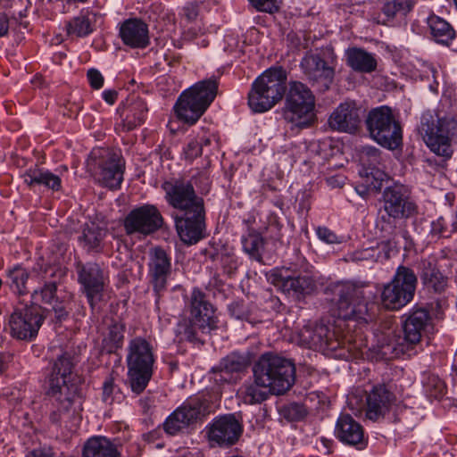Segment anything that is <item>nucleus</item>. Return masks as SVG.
Listing matches in <instances>:
<instances>
[{
    "label": "nucleus",
    "mask_w": 457,
    "mask_h": 457,
    "mask_svg": "<svg viewBox=\"0 0 457 457\" xmlns=\"http://www.w3.org/2000/svg\"><path fill=\"white\" fill-rule=\"evenodd\" d=\"M50 450L37 449L32 451L27 457H52Z\"/></svg>",
    "instance_id": "62"
},
{
    "label": "nucleus",
    "mask_w": 457,
    "mask_h": 457,
    "mask_svg": "<svg viewBox=\"0 0 457 457\" xmlns=\"http://www.w3.org/2000/svg\"><path fill=\"white\" fill-rule=\"evenodd\" d=\"M120 37L131 48H145L150 43L148 26L139 19L126 20L120 25Z\"/></svg>",
    "instance_id": "26"
},
{
    "label": "nucleus",
    "mask_w": 457,
    "mask_h": 457,
    "mask_svg": "<svg viewBox=\"0 0 457 457\" xmlns=\"http://www.w3.org/2000/svg\"><path fill=\"white\" fill-rule=\"evenodd\" d=\"M418 212L407 187L394 184L386 187L382 194V207L377 220V228L386 237L399 238L403 229L399 220H406Z\"/></svg>",
    "instance_id": "3"
},
{
    "label": "nucleus",
    "mask_w": 457,
    "mask_h": 457,
    "mask_svg": "<svg viewBox=\"0 0 457 457\" xmlns=\"http://www.w3.org/2000/svg\"><path fill=\"white\" fill-rule=\"evenodd\" d=\"M126 361L128 367L153 369L154 363L153 345L141 337L131 339L129 343Z\"/></svg>",
    "instance_id": "29"
},
{
    "label": "nucleus",
    "mask_w": 457,
    "mask_h": 457,
    "mask_svg": "<svg viewBox=\"0 0 457 457\" xmlns=\"http://www.w3.org/2000/svg\"><path fill=\"white\" fill-rule=\"evenodd\" d=\"M287 74L281 67L265 71L253 83L248 93V105L254 112H264L271 109L284 96Z\"/></svg>",
    "instance_id": "6"
},
{
    "label": "nucleus",
    "mask_w": 457,
    "mask_h": 457,
    "mask_svg": "<svg viewBox=\"0 0 457 457\" xmlns=\"http://www.w3.org/2000/svg\"><path fill=\"white\" fill-rule=\"evenodd\" d=\"M381 241L369 247L354 251L351 254V259L354 262H378L386 260L390 256V252L397 247L399 238L395 237H387L384 232H380Z\"/></svg>",
    "instance_id": "27"
},
{
    "label": "nucleus",
    "mask_w": 457,
    "mask_h": 457,
    "mask_svg": "<svg viewBox=\"0 0 457 457\" xmlns=\"http://www.w3.org/2000/svg\"><path fill=\"white\" fill-rule=\"evenodd\" d=\"M360 174L362 179L361 186L367 191H379L383 183L388 179L387 174L378 167L363 168Z\"/></svg>",
    "instance_id": "40"
},
{
    "label": "nucleus",
    "mask_w": 457,
    "mask_h": 457,
    "mask_svg": "<svg viewBox=\"0 0 457 457\" xmlns=\"http://www.w3.org/2000/svg\"><path fill=\"white\" fill-rule=\"evenodd\" d=\"M182 16L189 22L194 21L198 16V6L194 4H187L182 10Z\"/></svg>",
    "instance_id": "58"
},
{
    "label": "nucleus",
    "mask_w": 457,
    "mask_h": 457,
    "mask_svg": "<svg viewBox=\"0 0 457 457\" xmlns=\"http://www.w3.org/2000/svg\"><path fill=\"white\" fill-rule=\"evenodd\" d=\"M73 363L67 353L54 362L48 379L47 395L53 401L50 420L54 424L81 411V396L78 386L71 382Z\"/></svg>",
    "instance_id": "2"
},
{
    "label": "nucleus",
    "mask_w": 457,
    "mask_h": 457,
    "mask_svg": "<svg viewBox=\"0 0 457 457\" xmlns=\"http://www.w3.org/2000/svg\"><path fill=\"white\" fill-rule=\"evenodd\" d=\"M115 391V385L112 378H107L103 385V401L108 404L113 402V394Z\"/></svg>",
    "instance_id": "57"
},
{
    "label": "nucleus",
    "mask_w": 457,
    "mask_h": 457,
    "mask_svg": "<svg viewBox=\"0 0 457 457\" xmlns=\"http://www.w3.org/2000/svg\"><path fill=\"white\" fill-rule=\"evenodd\" d=\"M128 114L125 120L127 130H131L143 124L146 119V104L141 99H136L127 108Z\"/></svg>",
    "instance_id": "41"
},
{
    "label": "nucleus",
    "mask_w": 457,
    "mask_h": 457,
    "mask_svg": "<svg viewBox=\"0 0 457 457\" xmlns=\"http://www.w3.org/2000/svg\"><path fill=\"white\" fill-rule=\"evenodd\" d=\"M81 457H120V453L107 437L92 436L84 444Z\"/></svg>",
    "instance_id": "34"
},
{
    "label": "nucleus",
    "mask_w": 457,
    "mask_h": 457,
    "mask_svg": "<svg viewBox=\"0 0 457 457\" xmlns=\"http://www.w3.org/2000/svg\"><path fill=\"white\" fill-rule=\"evenodd\" d=\"M124 163L116 154L106 151L98 163L97 180L104 187L117 189L123 180Z\"/></svg>",
    "instance_id": "23"
},
{
    "label": "nucleus",
    "mask_w": 457,
    "mask_h": 457,
    "mask_svg": "<svg viewBox=\"0 0 457 457\" xmlns=\"http://www.w3.org/2000/svg\"><path fill=\"white\" fill-rule=\"evenodd\" d=\"M217 90L216 79H211L183 92L174 106L178 118L190 125L195 124L214 100Z\"/></svg>",
    "instance_id": "8"
},
{
    "label": "nucleus",
    "mask_w": 457,
    "mask_h": 457,
    "mask_svg": "<svg viewBox=\"0 0 457 457\" xmlns=\"http://www.w3.org/2000/svg\"><path fill=\"white\" fill-rule=\"evenodd\" d=\"M96 21V13L88 10H82L78 16L72 18L66 24L67 33L78 37H87L94 31Z\"/></svg>",
    "instance_id": "36"
},
{
    "label": "nucleus",
    "mask_w": 457,
    "mask_h": 457,
    "mask_svg": "<svg viewBox=\"0 0 457 457\" xmlns=\"http://www.w3.org/2000/svg\"><path fill=\"white\" fill-rule=\"evenodd\" d=\"M380 154V151L374 146H363L360 154V160L363 168L377 167L381 161Z\"/></svg>",
    "instance_id": "48"
},
{
    "label": "nucleus",
    "mask_w": 457,
    "mask_h": 457,
    "mask_svg": "<svg viewBox=\"0 0 457 457\" xmlns=\"http://www.w3.org/2000/svg\"><path fill=\"white\" fill-rule=\"evenodd\" d=\"M318 237L326 244H339V237L326 227H319L316 229Z\"/></svg>",
    "instance_id": "55"
},
{
    "label": "nucleus",
    "mask_w": 457,
    "mask_h": 457,
    "mask_svg": "<svg viewBox=\"0 0 457 457\" xmlns=\"http://www.w3.org/2000/svg\"><path fill=\"white\" fill-rule=\"evenodd\" d=\"M315 98L307 86L301 82H292L286 96L284 118L297 127L310 125L314 113Z\"/></svg>",
    "instance_id": "11"
},
{
    "label": "nucleus",
    "mask_w": 457,
    "mask_h": 457,
    "mask_svg": "<svg viewBox=\"0 0 457 457\" xmlns=\"http://www.w3.org/2000/svg\"><path fill=\"white\" fill-rule=\"evenodd\" d=\"M230 314L236 319L250 321L251 311L244 302H234L228 306Z\"/></svg>",
    "instance_id": "51"
},
{
    "label": "nucleus",
    "mask_w": 457,
    "mask_h": 457,
    "mask_svg": "<svg viewBox=\"0 0 457 457\" xmlns=\"http://www.w3.org/2000/svg\"><path fill=\"white\" fill-rule=\"evenodd\" d=\"M212 411L213 405L204 395L190 398L166 419L163 428L166 433L176 435L203 420Z\"/></svg>",
    "instance_id": "13"
},
{
    "label": "nucleus",
    "mask_w": 457,
    "mask_h": 457,
    "mask_svg": "<svg viewBox=\"0 0 457 457\" xmlns=\"http://www.w3.org/2000/svg\"><path fill=\"white\" fill-rule=\"evenodd\" d=\"M9 29L8 17L5 13H0V37L7 34Z\"/></svg>",
    "instance_id": "60"
},
{
    "label": "nucleus",
    "mask_w": 457,
    "mask_h": 457,
    "mask_svg": "<svg viewBox=\"0 0 457 457\" xmlns=\"http://www.w3.org/2000/svg\"><path fill=\"white\" fill-rule=\"evenodd\" d=\"M420 131L428 147L438 156L446 159L453 154L452 140L457 137V117L437 118L423 115Z\"/></svg>",
    "instance_id": "9"
},
{
    "label": "nucleus",
    "mask_w": 457,
    "mask_h": 457,
    "mask_svg": "<svg viewBox=\"0 0 457 457\" xmlns=\"http://www.w3.org/2000/svg\"><path fill=\"white\" fill-rule=\"evenodd\" d=\"M163 224V218L154 204H144L130 211L124 220L127 235H150Z\"/></svg>",
    "instance_id": "18"
},
{
    "label": "nucleus",
    "mask_w": 457,
    "mask_h": 457,
    "mask_svg": "<svg viewBox=\"0 0 457 457\" xmlns=\"http://www.w3.org/2000/svg\"><path fill=\"white\" fill-rule=\"evenodd\" d=\"M426 392L430 397L439 398L445 391V382L436 375L429 374L423 382Z\"/></svg>",
    "instance_id": "47"
},
{
    "label": "nucleus",
    "mask_w": 457,
    "mask_h": 457,
    "mask_svg": "<svg viewBox=\"0 0 457 457\" xmlns=\"http://www.w3.org/2000/svg\"><path fill=\"white\" fill-rule=\"evenodd\" d=\"M365 124L370 137L379 145L395 150L402 145V127L388 106L371 109Z\"/></svg>",
    "instance_id": "10"
},
{
    "label": "nucleus",
    "mask_w": 457,
    "mask_h": 457,
    "mask_svg": "<svg viewBox=\"0 0 457 457\" xmlns=\"http://www.w3.org/2000/svg\"><path fill=\"white\" fill-rule=\"evenodd\" d=\"M207 429L211 445L220 447L235 445L243 432L242 425L233 415H226L215 420Z\"/></svg>",
    "instance_id": "21"
},
{
    "label": "nucleus",
    "mask_w": 457,
    "mask_h": 457,
    "mask_svg": "<svg viewBox=\"0 0 457 457\" xmlns=\"http://www.w3.org/2000/svg\"><path fill=\"white\" fill-rule=\"evenodd\" d=\"M298 342L301 345L314 350L337 351L346 348L353 352L355 348L350 338H342L337 335L335 329L325 324H307L298 332Z\"/></svg>",
    "instance_id": "16"
},
{
    "label": "nucleus",
    "mask_w": 457,
    "mask_h": 457,
    "mask_svg": "<svg viewBox=\"0 0 457 457\" xmlns=\"http://www.w3.org/2000/svg\"><path fill=\"white\" fill-rule=\"evenodd\" d=\"M429 320V313L425 308L413 310L403 322V340L410 345L418 344L428 325Z\"/></svg>",
    "instance_id": "31"
},
{
    "label": "nucleus",
    "mask_w": 457,
    "mask_h": 457,
    "mask_svg": "<svg viewBox=\"0 0 457 457\" xmlns=\"http://www.w3.org/2000/svg\"><path fill=\"white\" fill-rule=\"evenodd\" d=\"M327 299L335 305L334 315L345 320L367 323L369 304L364 299V288L350 282H338L327 287Z\"/></svg>",
    "instance_id": "5"
},
{
    "label": "nucleus",
    "mask_w": 457,
    "mask_h": 457,
    "mask_svg": "<svg viewBox=\"0 0 457 457\" xmlns=\"http://www.w3.org/2000/svg\"><path fill=\"white\" fill-rule=\"evenodd\" d=\"M221 263L225 271L228 274L232 273L237 267V259L233 256H222Z\"/></svg>",
    "instance_id": "59"
},
{
    "label": "nucleus",
    "mask_w": 457,
    "mask_h": 457,
    "mask_svg": "<svg viewBox=\"0 0 457 457\" xmlns=\"http://www.w3.org/2000/svg\"><path fill=\"white\" fill-rule=\"evenodd\" d=\"M56 286L54 283H47L39 291L35 290L32 298L36 303L41 301L43 303H51L54 299Z\"/></svg>",
    "instance_id": "50"
},
{
    "label": "nucleus",
    "mask_w": 457,
    "mask_h": 457,
    "mask_svg": "<svg viewBox=\"0 0 457 457\" xmlns=\"http://www.w3.org/2000/svg\"><path fill=\"white\" fill-rule=\"evenodd\" d=\"M139 404L144 412H146L154 404V400L151 397H144L139 400Z\"/></svg>",
    "instance_id": "64"
},
{
    "label": "nucleus",
    "mask_w": 457,
    "mask_h": 457,
    "mask_svg": "<svg viewBox=\"0 0 457 457\" xmlns=\"http://www.w3.org/2000/svg\"><path fill=\"white\" fill-rule=\"evenodd\" d=\"M247 359L241 354L233 353L223 358L218 366L212 369L216 382H231L234 373H239L247 367Z\"/></svg>",
    "instance_id": "32"
},
{
    "label": "nucleus",
    "mask_w": 457,
    "mask_h": 457,
    "mask_svg": "<svg viewBox=\"0 0 457 457\" xmlns=\"http://www.w3.org/2000/svg\"><path fill=\"white\" fill-rule=\"evenodd\" d=\"M417 277L410 268L400 266L394 278L384 287L381 302L385 308L398 310L410 303L415 293Z\"/></svg>",
    "instance_id": "15"
},
{
    "label": "nucleus",
    "mask_w": 457,
    "mask_h": 457,
    "mask_svg": "<svg viewBox=\"0 0 457 457\" xmlns=\"http://www.w3.org/2000/svg\"><path fill=\"white\" fill-rule=\"evenodd\" d=\"M308 411L304 405L293 403L284 407V417L291 421L300 420L307 415Z\"/></svg>",
    "instance_id": "49"
},
{
    "label": "nucleus",
    "mask_w": 457,
    "mask_h": 457,
    "mask_svg": "<svg viewBox=\"0 0 457 457\" xmlns=\"http://www.w3.org/2000/svg\"><path fill=\"white\" fill-rule=\"evenodd\" d=\"M261 385L257 384L255 380L253 383L243 385L238 394L242 401L246 404H257L265 401L269 396V391L261 389Z\"/></svg>",
    "instance_id": "43"
},
{
    "label": "nucleus",
    "mask_w": 457,
    "mask_h": 457,
    "mask_svg": "<svg viewBox=\"0 0 457 457\" xmlns=\"http://www.w3.org/2000/svg\"><path fill=\"white\" fill-rule=\"evenodd\" d=\"M437 262L435 255L421 259L419 263L420 277L428 289L442 293L447 286V278L438 270Z\"/></svg>",
    "instance_id": "30"
},
{
    "label": "nucleus",
    "mask_w": 457,
    "mask_h": 457,
    "mask_svg": "<svg viewBox=\"0 0 457 457\" xmlns=\"http://www.w3.org/2000/svg\"><path fill=\"white\" fill-rule=\"evenodd\" d=\"M53 310L54 311L55 316L59 320H62L68 315V312H66L65 308L60 303L54 306Z\"/></svg>",
    "instance_id": "63"
},
{
    "label": "nucleus",
    "mask_w": 457,
    "mask_h": 457,
    "mask_svg": "<svg viewBox=\"0 0 457 457\" xmlns=\"http://www.w3.org/2000/svg\"><path fill=\"white\" fill-rule=\"evenodd\" d=\"M87 80L89 85L94 89H100L104 85V77L101 72L96 69H89L87 72Z\"/></svg>",
    "instance_id": "56"
},
{
    "label": "nucleus",
    "mask_w": 457,
    "mask_h": 457,
    "mask_svg": "<svg viewBox=\"0 0 457 457\" xmlns=\"http://www.w3.org/2000/svg\"><path fill=\"white\" fill-rule=\"evenodd\" d=\"M336 434L340 441L355 446L359 450L365 448L367 445L362 427L348 414L341 415L338 418Z\"/></svg>",
    "instance_id": "28"
},
{
    "label": "nucleus",
    "mask_w": 457,
    "mask_h": 457,
    "mask_svg": "<svg viewBox=\"0 0 457 457\" xmlns=\"http://www.w3.org/2000/svg\"><path fill=\"white\" fill-rule=\"evenodd\" d=\"M148 278L158 303L161 295L166 291L168 279L171 275V258L161 247L152 248L149 252Z\"/></svg>",
    "instance_id": "20"
},
{
    "label": "nucleus",
    "mask_w": 457,
    "mask_h": 457,
    "mask_svg": "<svg viewBox=\"0 0 457 457\" xmlns=\"http://www.w3.org/2000/svg\"><path fill=\"white\" fill-rule=\"evenodd\" d=\"M413 6L412 0H392L383 6V12L388 17H395L396 14H406Z\"/></svg>",
    "instance_id": "46"
},
{
    "label": "nucleus",
    "mask_w": 457,
    "mask_h": 457,
    "mask_svg": "<svg viewBox=\"0 0 457 457\" xmlns=\"http://www.w3.org/2000/svg\"><path fill=\"white\" fill-rule=\"evenodd\" d=\"M187 306L190 319L182 320L177 327V333L181 339L194 341L196 339L197 330L210 331L217 328L214 307L199 288L195 287L192 290Z\"/></svg>",
    "instance_id": "7"
},
{
    "label": "nucleus",
    "mask_w": 457,
    "mask_h": 457,
    "mask_svg": "<svg viewBox=\"0 0 457 457\" xmlns=\"http://www.w3.org/2000/svg\"><path fill=\"white\" fill-rule=\"evenodd\" d=\"M124 338V327L120 323H114L110 326L104 342L109 352H114L122 345Z\"/></svg>",
    "instance_id": "45"
},
{
    "label": "nucleus",
    "mask_w": 457,
    "mask_h": 457,
    "mask_svg": "<svg viewBox=\"0 0 457 457\" xmlns=\"http://www.w3.org/2000/svg\"><path fill=\"white\" fill-rule=\"evenodd\" d=\"M79 281L92 309L101 301L103 292L108 283L107 272L96 262L77 265Z\"/></svg>",
    "instance_id": "19"
},
{
    "label": "nucleus",
    "mask_w": 457,
    "mask_h": 457,
    "mask_svg": "<svg viewBox=\"0 0 457 457\" xmlns=\"http://www.w3.org/2000/svg\"><path fill=\"white\" fill-rule=\"evenodd\" d=\"M43 321L42 309L37 304L16 309L9 317L10 333L19 340L31 341L37 337Z\"/></svg>",
    "instance_id": "17"
},
{
    "label": "nucleus",
    "mask_w": 457,
    "mask_h": 457,
    "mask_svg": "<svg viewBox=\"0 0 457 457\" xmlns=\"http://www.w3.org/2000/svg\"><path fill=\"white\" fill-rule=\"evenodd\" d=\"M360 123V109L353 102L339 104L328 119L329 127L339 132L354 133Z\"/></svg>",
    "instance_id": "25"
},
{
    "label": "nucleus",
    "mask_w": 457,
    "mask_h": 457,
    "mask_svg": "<svg viewBox=\"0 0 457 457\" xmlns=\"http://www.w3.org/2000/svg\"><path fill=\"white\" fill-rule=\"evenodd\" d=\"M118 93L116 90H104L103 92V98L109 104H113L117 99Z\"/></svg>",
    "instance_id": "61"
},
{
    "label": "nucleus",
    "mask_w": 457,
    "mask_h": 457,
    "mask_svg": "<svg viewBox=\"0 0 457 457\" xmlns=\"http://www.w3.org/2000/svg\"><path fill=\"white\" fill-rule=\"evenodd\" d=\"M24 182L32 187L34 185H42L52 190H59L62 181L59 176L49 170L39 169H29L23 174Z\"/></svg>",
    "instance_id": "37"
},
{
    "label": "nucleus",
    "mask_w": 457,
    "mask_h": 457,
    "mask_svg": "<svg viewBox=\"0 0 457 457\" xmlns=\"http://www.w3.org/2000/svg\"><path fill=\"white\" fill-rule=\"evenodd\" d=\"M258 11L272 13L278 10L280 0H249Z\"/></svg>",
    "instance_id": "53"
},
{
    "label": "nucleus",
    "mask_w": 457,
    "mask_h": 457,
    "mask_svg": "<svg viewBox=\"0 0 457 457\" xmlns=\"http://www.w3.org/2000/svg\"><path fill=\"white\" fill-rule=\"evenodd\" d=\"M107 230L99 225L91 222L87 224L79 237V243L88 253H101L104 250V240Z\"/></svg>",
    "instance_id": "35"
},
{
    "label": "nucleus",
    "mask_w": 457,
    "mask_h": 457,
    "mask_svg": "<svg viewBox=\"0 0 457 457\" xmlns=\"http://www.w3.org/2000/svg\"><path fill=\"white\" fill-rule=\"evenodd\" d=\"M428 24L433 38L441 44H448L455 35L453 27L445 20L436 15H431L428 19Z\"/></svg>",
    "instance_id": "38"
},
{
    "label": "nucleus",
    "mask_w": 457,
    "mask_h": 457,
    "mask_svg": "<svg viewBox=\"0 0 457 457\" xmlns=\"http://www.w3.org/2000/svg\"><path fill=\"white\" fill-rule=\"evenodd\" d=\"M202 151V142H200L198 138H192L184 148V155L187 160H194L201 155Z\"/></svg>",
    "instance_id": "54"
},
{
    "label": "nucleus",
    "mask_w": 457,
    "mask_h": 457,
    "mask_svg": "<svg viewBox=\"0 0 457 457\" xmlns=\"http://www.w3.org/2000/svg\"><path fill=\"white\" fill-rule=\"evenodd\" d=\"M152 376V368L128 367V383L136 395L145 389Z\"/></svg>",
    "instance_id": "39"
},
{
    "label": "nucleus",
    "mask_w": 457,
    "mask_h": 457,
    "mask_svg": "<svg viewBox=\"0 0 457 457\" xmlns=\"http://www.w3.org/2000/svg\"><path fill=\"white\" fill-rule=\"evenodd\" d=\"M306 78L323 89H328L335 77V70L318 54H307L300 64Z\"/></svg>",
    "instance_id": "22"
},
{
    "label": "nucleus",
    "mask_w": 457,
    "mask_h": 457,
    "mask_svg": "<svg viewBox=\"0 0 457 457\" xmlns=\"http://www.w3.org/2000/svg\"><path fill=\"white\" fill-rule=\"evenodd\" d=\"M253 378L270 394L283 395L295 380L294 362L273 353L262 354L253 367Z\"/></svg>",
    "instance_id": "4"
},
{
    "label": "nucleus",
    "mask_w": 457,
    "mask_h": 457,
    "mask_svg": "<svg viewBox=\"0 0 457 457\" xmlns=\"http://www.w3.org/2000/svg\"><path fill=\"white\" fill-rule=\"evenodd\" d=\"M345 61L347 66L360 73H371L378 66L374 54L359 47L346 49Z\"/></svg>",
    "instance_id": "33"
},
{
    "label": "nucleus",
    "mask_w": 457,
    "mask_h": 457,
    "mask_svg": "<svg viewBox=\"0 0 457 457\" xmlns=\"http://www.w3.org/2000/svg\"><path fill=\"white\" fill-rule=\"evenodd\" d=\"M448 232V225L444 217H438L431 222L429 230L431 238L439 239L442 237H446Z\"/></svg>",
    "instance_id": "52"
},
{
    "label": "nucleus",
    "mask_w": 457,
    "mask_h": 457,
    "mask_svg": "<svg viewBox=\"0 0 457 457\" xmlns=\"http://www.w3.org/2000/svg\"><path fill=\"white\" fill-rule=\"evenodd\" d=\"M212 411L213 405L204 395L190 398L166 419L163 428L166 433L176 435L203 420Z\"/></svg>",
    "instance_id": "12"
},
{
    "label": "nucleus",
    "mask_w": 457,
    "mask_h": 457,
    "mask_svg": "<svg viewBox=\"0 0 457 457\" xmlns=\"http://www.w3.org/2000/svg\"><path fill=\"white\" fill-rule=\"evenodd\" d=\"M29 278L28 271L21 266H15L7 273V283L12 290L19 295L28 293L26 283Z\"/></svg>",
    "instance_id": "44"
},
{
    "label": "nucleus",
    "mask_w": 457,
    "mask_h": 457,
    "mask_svg": "<svg viewBox=\"0 0 457 457\" xmlns=\"http://www.w3.org/2000/svg\"><path fill=\"white\" fill-rule=\"evenodd\" d=\"M242 245L244 251L252 258L257 261L262 260L264 241L260 233L248 228L247 235L242 237Z\"/></svg>",
    "instance_id": "42"
},
{
    "label": "nucleus",
    "mask_w": 457,
    "mask_h": 457,
    "mask_svg": "<svg viewBox=\"0 0 457 457\" xmlns=\"http://www.w3.org/2000/svg\"><path fill=\"white\" fill-rule=\"evenodd\" d=\"M395 397L385 385H377L366 396V417L373 421L383 419L390 411Z\"/></svg>",
    "instance_id": "24"
},
{
    "label": "nucleus",
    "mask_w": 457,
    "mask_h": 457,
    "mask_svg": "<svg viewBox=\"0 0 457 457\" xmlns=\"http://www.w3.org/2000/svg\"><path fill=\"white\" fill-rule=\"evenodd\" d=\"M165 200L176 212L174 220L181 240L193 245L204 237L205 210L204 199L195 194L189 181L175 179L162 184Z\"/></svg>",
    "instance_id": "1"
},
{
    "label": "nucleus",
    "mask_w": 457,
    "mask_h": 457,
    "mask_svg": "<svg viewBox=\"0 0 457 457\" xmlns=\"http://www.w3.org/2000/svg\"><path fill=\"white\" fill-rule=\"evenodd\" d=\"M312 267L303 259L301 264L293 269H281L270 273L271 284L283 292L292 295L310 294L315 288V280L312 275Z\"/></svg>",
    "instance_id": "14"
}]
</instances>
